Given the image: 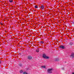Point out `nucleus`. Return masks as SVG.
<instances>
[{"mask_svg":"<svg viewBox=\"0 0 74 74\" xmlns=\"http://www.w3.org/2000/svg\"><path fill=\"white\" fill-rule=\"evenodd\" d=\"M73 42H70L69 43V45L70 46H71L72 45H73Z\"/></svg>","mask_w":74,"mask_h":74,"instance_id":"5","label":"nucleus"},{"mask_svg":"<svg viewBox=\"0 0 74 74\" xmlns=\"http://www.w3.org/2000/svg\"><path fill=\"white\" fill-rule=\"evenodd\" d=\"M70 56H71V57H72V58H74V53H72L71 54V55Z\"/></svg>","mask_w":74,"mask_h":74,"instance_id":"4","label":"nucleus"},{"mask_svg":"<svg viewBox=\"0 0 74 74\" xmlns=\"http://www.w3.org/2000/svg\"><path fill=\"white\" fill-rule=\"evenodd\" d=\"M0 64H1V61L0 60Z\"/></svg>","mask_w":74,"mask_h":74,"instance_id":"16","label":"nucleus"},{"mask_svg":"<svg viewBox=\"0 0 74 74\" xmlns=\"http://www.w3.org/2000/svg\"><path fill=\"white\" fill-rule=\"evenodd\" d=\"M65 47L63 45L60 46V48H61V49H64Z\"/></svg>","mask_w":74,"mask_h":74,"instance_id":"3","label":"nucleus"},{"mask_svg":"<svg viewBox=\"0 0 74 74\" xmlns=\"http://www.w3.org/2000/svg\"><path fill=\"white\" fill-rule=\"evenodd\" d=\"M72 74H74V73H73Z\"/></svg>","mask_w":74,"mask_h":74,"instance_id":"17","label":"nucleus"},{"mask_svg":"<svg viewBox=\"0 0 74 74\" xmlns=\"http://www.w3.org/2000/svg\"><path fill=\"white\" fill-rule=\"evenodd\" d=\"M36 52H39V51L36 50Z\"/></svg>","mask_w":74,"mask_h":74,"instance_id":"14","label":"nucleus"},{"mask_svg":"<svg viewBox=\"0 0 74 74\" xmlns=\"http://www.w3.org/2000/svg\"><path fill=\"white\" fill-rule=\"evenodd\" d=\"M62 69H64V68H62Z\"/></svg>","mask_w":74,"mask_h":74,"instance_id":"18","label":"nucleus"},{"mask_svg":"<svg viewBox=\"0 0 74 74\" xmlns=\"http://www.w3.org/2000/svg\"><path fill=\"white\" fill-rule=\"evenodd\" d=\"M38 6L36 5L35 6V8H38Z\"/></svg>","mask_w":74,"mask_h":74,"instance_id":"8","label":"nucleus"},{"mask_svg":"<svg viewBox=\"0 0 74 74\" xmlns=\"http://www.w3.org/2000/svg\"><path fill=\"white\" fill-rule=\"evenodd\" d=\"M43 58L45 59H48L49 58V57L46 56V55L45 54H44L43 55Z\"/></svg>","mask_w":74,"mask_h":74,"instance_id":"1","label":"nucleus"},{"mask_svg":"<svg viewBox=\"0 0 74 74\" xmlns=\"http://www.w3.org/2000/svg\"><path fill=\"white\" fill-rule=\"evenodd\" d=\"M40 8L41 9L43 10V9H44V6L43 5H41L40 7Z\"/></svg>","mask_w":74,"mask_h":74,"instance_id":"7","label":"nucleus"},{"mask_svg":"<svg viewBox=\"0 0 74 74\" xmlns=\"http://www.w3.org/2000/svg\"><path fill=\"white\" fill-rule=\"evenodd\" d=\"M28 59L30 60V59H32V57L30 56H28Z\"/></svg>","mask_w":74,"mask_h":74,"instance_id":"6","label":"nucleus"},{"mask_svg":"<svg viewBox=\"0 0 74 74\" xmlns=\"http://www.w3.org/2000/svg\"><path fill=\"white\" fill-rule=\"evenodd\" d=\"M20 66H22V64H20Z\"/></svg>","mask_w":74,"mask_h":74,"instance_id":"15","label":"nucleus"},{"mask_svg":"<svg viewBox=\"0 0 74 74\" xmlns=\"http://www.w3.org/2000/svg\"><path fill=\"white\" fill-rule=\"evenodd\" d=\"M20 72V73H23V71H22V70H21Z\"/></svg>","mask_w":74,"mask_h":74,"instance_id":"13","label":"nucleus"},{"mask_svg":"<svg viewBox=\"0 0 74 74\" xmlns=\"http://www.w3.org/2000/svg\"><path fill=\"white\" fill-rule=\"evenodd\" d=\"M56 61H59V60L58 58L56 59L55 60Z\"/></svg>","mask_w":74,"mask_h":74,"instance_id":"9","label":"nucleus"},{"mask_svg":"<svg viewBox=\"0 0 74 74\" xmlns=\"http://www.w3.org/2000/svg\"><path fill=\"white\" fill-rule=\"evenodd\" d=\"M9 2L10 3H12V1H13V0H9Z\"/></svg>","mask_w":74,"mask_h":74,"instance_id":"11","label":"nucleus"},{"mask_svg":"<svg viewBox=\"0 0 74 74\" xmlns=\"http://www.w3.org/2000/svg\"><path fill=\"white\" fill-rule=\"evenodd\" d=\"M42 67L43 68V69H45V66H42Z\"/></svg>","mask_w":74,"mask_h":74,"instance_id":"12","label":"nucleus"},{"mask_svg":"<svg viewBox=\"0 0 74 74\" xmlns=\"http://www.w3.org/2000/svg\"><path fill=\"white\" fill-rule=\"evenodd\" d=\"M40 43H41V44H44V42L41 41L40 42Z\"/></svg>","mask_w":74,"mask_h":74,"instance_id":"10","label":"nucleus"},{"mask_svg":"<svg viewBox=\"0 0 74 74\" xmlns=\"http://www.w3.org/2000/svg\"><path fill=\"white\" fill-rule=\"evenodd\" d=\"M52 69H49L48 70L47 72L49 73H52Z\"/></svg>","mask_w":74,"mask_h":74,"instance_id":"2","label":"nucleus"}]
</instances>
